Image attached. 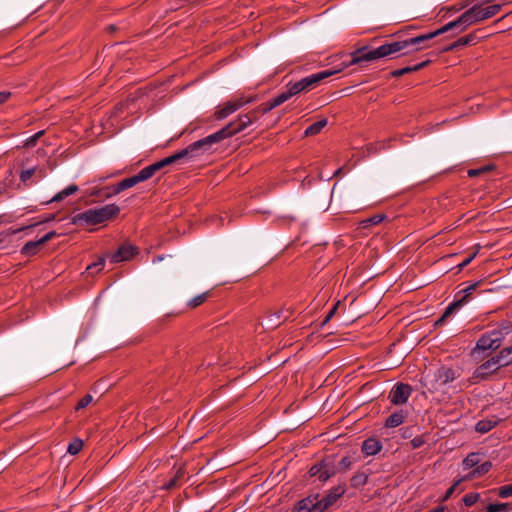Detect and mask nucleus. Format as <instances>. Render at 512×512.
Wrapping results in <instances>:
<instances>
[{"mask_svg": "<svg viewBox=\"0 0 512 512\" xmlns=\"http://www.w3.org/2000/svg\"><path fill=\"white\" fill-rule=\"evenodd\" d=\"M501 8V4H493L486 7H483L482 5H474L466 12H464L456 20L445 24L442 28L434 32L423 34L408 40L387 43L365 54L362 53V51H359L355 54L352 63H360L362 61H373L376 59L397 54L411 45H419L425 41L431 40L434 37L453 29H459V32H462L475 23L492 18L493 16L500 12Z\"/></svg>", "mask_w": 512, "mask_h": 512, "instance_id": "f257e3e1", "label": "nucleus"}, {"mask_svg": "<svg viewBox=\"0 0 512 512\" xmlns=\"http://www.w3.org/2000/svg\"><path fill=\"white\" fill-rule=\"evenodd\" d=\"M257 120V111H250L247 114L240 115L236 121L230 122L228 125L220 129L214 134H211L203 139H200L188 147L185 148L189 158H192L196 155V152L199 150L206 151L213 144L218 143L228 137H231L245 128H247L252 122Z\"/></svg>", "mask_w": 512, "mask_h": 512, "instance_id": "f03ea898", "label": "nucleus"}, {"mask_svg": "<svg viewBox=\"0 0 512 512\" xmlns=\"http://www.w3.org/2000/svg\"><path fill=\"white\" fill-rule=\"evenodd\" d=\"M186 158H189V156L187 154V151H185V149H183L169 157H166L156 163H153V164L143 168L138 174H136L132 177L126 178L112 187L105 188V190L108 191L105 194V196L111 197L113 195H117L120 192H122L128 188H131L140 182L150 179L155 173L160 171L162 168H164L168 165H171L173 163H176L179 160L186 159Z\"/></svg>", "mask_w": 512, "mask_h": 512, "instance_id": "7ed1b4c3", "label": "nucleus"}, {"mask_svg": "<svg viewBox=\"0 0 512 512\" xmlns=\"http://www.w3.org/2000/svg\"><path fill=\"white\" fill-rule=\"evenodd\" d=\"M359 51H362V53H368V51L366 50V48H360L356 51H354L351 56H352V59L350 62L348 63H343V66L339 69H335V70H325V71H321L319 73H316V74H313V75H310L308 77H305L297 82H294V83H289L287 85V88H289L290 92L292 93L293 96L303 92V91H309L311 89H313L314 87H316L322 80L332 76V75H335L339 72H341L344 68L346 67H349L351 65H355L356 63H352L353 59H354V56L357 52ZM371 50H369L370 52Z\"/></svg>", "mask_w": 512, "mask_h": 512, "instance_id": "20e7f679", "label": "nucleus"}, {"mask_svg": "<svg viewBox=\"0 0 512 512\" xmlns=\"http://www.w3.org/2000/svg\"><path fill=\"white\" fill-rule=\"evenodd\" d=\"M120 209L115 204H108L101 208L89 209L83 213H79L72 218L74 225L86 223L88 225H95L103 223L119 213Z\"/></svg>", "mask_w": 512, "mask_h": 512, "instance_id": "39448f33", "label": "nucleus"}, {"mask_svg": "<svg viewBox=\"0 0 512 512\" xmlns=\"http://www.w3.org/2000/svg\"><path fill=\"white\" fill-rule=\"evenodd\" d=\"M502 340L503 332L501 330L494 329L492 331L486 332L477 341L475 352L477 350H496L500 347Z\"/></svg>", "mask_w": 512, "mask_h": 512, "instance_id": "423d86ee", "label": "nucleus"}, {"mask_svg": "<svg viewBox=\"0 0 512 512\" xmlns=\"http://www.w3.org/2000/svg\"><path fill=\"white\" fill-rule=\"evenodd\" d=\"M458 377L459 374L452 368L441 367L435 372L434 380L431 381L430 389L438 390L441 387L445 386L446 384L454 381Z\"/></svg>", "mask_w": 512, "mask_h": 512, "instance_id": "0eeeda50", "label": "nucleus"}, {"mask_svg": "<svg viewBox=\"0 0 512 512\" xmlns=\"http://www.w3.org/2000/svg\"><path fill=\"white\" fill-rule=\"evenodd\" d=\"M412 392V388L408 384L397 383L389 393V400L394 405H401L407 402Z\"/></svg>", "mask_w": 512, "mask_h": 512, "instance_id": "6e6552de", "label": "nucleus"}, {"mask_svg": "<svg viewBox=\"0 0 512 512\" xmlns=\"http://www.w3.org/2000/svg\"><path fill=\"white\" fill-rule=\"evenodd\" d=\"M478 286L477 283L471 284L464 288L461 292L465 293L461 298L451 303L443 313V315L437 320L436 324L443 323L445 319L450 316L456 309L460 308L464 303L468 301V297Z\"/></svg>", "mask_w": 512, "mask_h": 512, "instance_id": "1a4fd4ad", "label": "nucleus"}, {"mask_svg": "<svg viewBox=\"0 0 512 512\" xmlns=\"http://www.w3.org/2000/svg\"><path fill=\"white\" fill-rule=\"evenodd\" d=\"M249 102H251V99L244 98H238L236 100L229 101L222 107L218 108V110L214 113V118L216 120L224 119Z\"/></svg>", "mask_w": 512, "mask_h": 512, "instance_id": "9d476101", "label": "nucleus"}, {"mask_svg": "<svg viewBox=\"0 0 512 512\" xmlns=\"http://www.w3.org/2000/svg\"><path fill=\"white\" fill-rule=\"evenodd\" d=\"M137 253V247L130 243H124L117 249V251L108 256L110 257L111 262L119 263L132 259Z\"/></svg>", "mask_w": 512, "mask_h": 512, "instance_id": "9b49d317", "label": "nucleus"}, {"mask_svg": "<svg viewBox=\"0 0 512 512\" xmlns=\"http://www.w3.org/2000/svg\"><path fill=\"white\" fill-rule=\"evenodd\" d=\"M56 236L55 231H50L47 234H45L41 239L37 241H29L27 242L21 249V254L25 256H32L35 255L41 247L46 244L48 241L53 239Z\"/></svg>", "mask_w": 512, "mask_h": 512, "instance_id": "f8f14e48", "label": "nucleus"}, {"mask_svg": "<svg viewBox=\"0 0 512 512\" xmlns=\"http://www.w3.org/2000/svg\"><path fill=\"white\" fill-rule=\"evenodd\" d=\"M500 369L499 365L496 364L494 357L482 363L474 372L473 379L475 382L486 379L490 374L495 373Z\"/></svg>", "mask_w": 512, "mask_h": 512, "instance_id": "ddd939ff", "label": "nucleus"}, {"mask_svg": "<svg viewBox=\"0 0 512 512\" xmlns=\"http://www.w3.org/2000/svg\"><path fill=\"white\" fill-rule=\"evenodd\" d=\"M345 493V488L342 486H338L331 490L325 497H323L320 501V512L325 511L331 505H333L343 494Z\"/></svg>", "mask_w": 512, "mask_h": 512, "instance_id": "4468645a", "label": "nucleus"}, {"mask_svg": "<svg viewBox=\"0 0 512 512\" xmlns=\"http://www.w3.org/2000/svg\"><path fill=\"white\" fill-rule=\"evenodd\" d=\"M320 501L317 497H308L298 502L297 512H320Z\"/></svg>", "mask_w": 512, "mask_h": 512, "instance_id": "2eb2a0df", "label": "nucleus"}, {"mask_svg": "<svg viewBox=\"0 0 512 512\" xmlns=\"http://www.w3.org/2000/svg\"><path fill=\"white\" fill-rule=\"evenodd\" d=\"M478 40V36L476 32H472L464 37L459 38L455 42L451 43L449 46L445 47L443 51H453L456 50L458 47L461 46H467L475 44Z\"/></svg>", "mask_w": 512, "mask_h": 512, "instance_id": "dca6fc26", "label": "nucleus"}, {"mask_svg": "<svg viewBox=\"0 0 512 512\" xmlns=\"http://www.w3.org/2000/svg\"><path fill=\"white\" fill-rule=\"evenodd\" d=\"M382 444L375 438H368L362 444V452L367 456H372L380 452Z\"/></svg>", "mask_w": 512, "mask_h": 512, "instance_id": "f3484780", "label": "nucleus"}, {"mask_svg": "<svg viewBox=\"0 0 512 512\" xmlns=\"http://www.w3.org/2000/svg\"><path fill=\"white\" fill-rule=\"evenodd\" d=\"M500 368L512 364V347L502 349L496 356H493Z\"/></svg>", "mask_w": 512, "mask_h": 512, "instance_id": "a211bd4d", "label": "nucleus"}, {"mask_svg": "<svg viewBox=\"0 0 512 512\" xmlns=\"http://www.w3.org/2000/svg\"><path fill=\"white\" fill-rule=\"evenodd\" d=\"M499 421L500 419L495 416L489 419L480 420L476 423L475 430L481 434L487 433L492 430Z\"/></svg>", "mask_w": 512, "mask_h": 512, "instance_id": "6ab92c4d", "label": "nucleus"}, {"mask_svg": "<svg viewBox=\"0 0 512 512\" xmlns=\"http://www.w3.org/2000/svg\"><path fill=\"white\" fill-rule=\"evenodd\" d=\"M407 415L408 413L404 410L396 411L386 419L385 426L389 428L398 427L404 422Z\"/></svg>", "mask_w": 512, "mask_h": 512, "instance_id": "aec40b11", "label": "nucleus"}, {"mask_svg": "<svg viewBox=\"0 0 512 512\" xmlns=\"http://www.w3.org/2000/svg\"><path fill=\"white\" fill-rule=\"evenodd\" d=\"M323 469L320 475L321 481H327L330 477L334 476L338 470L337 467L333 464V461L329 458L324 459L322 461Z\"/></svg>", "mask_w": 512, "mask_h": 512, "instance_id": "412c9836", "label": "nucleus"}, {"mask_svg": "<svg viewBox=\"0 0 512 512\" xmlns=\"http://www.w3.org/2000/svg\"><path fill=\"white\" fill-rule=\"evenodd\" d=\"M491 467H492V463L489 461H486L480 465H477L476 468L472 472H470L467 476L464 477V479L471 480L476 477L483 476L490 471Z\"/></svg>", "mask_w": 512, "mask_h": 512, "instance_id": "4be33fe9", "label": "nucleus"}, {"mask_svg": "<svg viewBox=\"0 0 512 512\" xmlns=\"http://www.w3.org/2000/svg\"><path fill=\"white\" fill-rule=\"evenodd\" d=\"M77 191H78V186L72 184V185L68 186L67 188L63 189L62 191L58 192L55 196H53V198L50 200V202H60L63 199H65L66 197L74 194Z\"/></svg>", "mask_w": 512, "mask_h": 512, "instance_id": "5701e85b", "label": "nucleus"}, {"mask_svg": "<svg viewBox=\"0 0 512 512\" xmlns=\"http://www.w3.org/2000/svg\"><path fill=\"white\" fill-rule=\"evenodd\" d=\"M368 473L365 471H358L351 478V486L354 488H359L364 486L368 481Z\"/></svg>", "mask_w": 512, "mask_h": 512, "instance_id": "b1692460", "label": "nucleus"}, {"mask_svg": "<svg viewBox=\"0 0 512 512\" xmlns=\"http://www.w3.org/2000/svg\"><path fill=\"white\" fill-rule=\"evenodd\" d=\"M429 63V60L428 61H424V62H421L413 67H405V68H402V69H398V70H395L392 72V76L394 77H400L402 75H405V74H408V73H411V72H414V71H418L420 69H422L423 67H425L427 64Z\"/></svg>", "mask_w": 512, "mask_h": 512, "instance_id": "393cba45", "label": "nucleus"}, {"mask_svg": "<svg viewBox=\"0 0 512 512\" xmlns=\"http://www.w3.org/2000/svg\"><path fill=\"white\" fill-rule=\"evenodd\" d=\"M327 125V120L326 119H322L320 121H317L315 123H313L312 125H310L309 127H307V129L305 130V135L306 136H313V135H316L318 134L325 126Z\"/></svg>", "mask_w": 512, "mask_h": 512, "instance_id": "a878e982", "label": "nucleus"}, {"mask_svg": "<svg viewBox=\"0 0 512 512\" xmlns=\"http://www.w3.org/2000/svg\"><path fill=\"white\" fill-rule=\"evenodd\" d=\"M512 511V503H496L487 506V512H510Z\"/></svg>", "mask_w": 512, "mask_h": 512, "instance_id": "bb28decb", "label": "nucleus"}, {"mask_svg": "<svg viewBox=\"0 0 512 512\" xmlns=\"http://www.w3.org/2000/svg\"><path fill=\"white\" fill-rule=\"evenodd\" d=\"M386 216L384 214H376L370 218H367L361 222L363 228H368L373 225L381 223Z\"/></svg>", "mask_w": 512, "mask_h": 512, "instance_id": "cd10ccee", "label": "nucleus"}, {"mask_svg": "<svg viewBox=\"0 0 512 512\" xmlns=\"http://www.w3.org/2000/svg\"><path fill=\"white\" fill-rule=\"evenodd\" d=\"M465 469H470L479 464V457L477 453H470L462 462Z\"/></svg>", "mask_w": 512, "mask_h": 512, "instance_id": "c85d7f7f", "label": "nucleus"}, {"mask_svg": "<svg viewBox=\"0 0 512 512\" xmlns=\"http://www.w3.org/2000/svg\"><path fill=\"white\" fill-rule=\"evenodd\" d=\"M209 296V292L202 293L200 295H197L196 297L192 298L188 303L187 306L191 309H194L201 304H203Z\"/></svg>", "mask_w": 512, "mask_h": 512, "instance_id": "c756f323", "label": "nucleus"}, {"mask_svg": "<svg viewBox=\"0 0 512 512\" xmlns=\"http://www.w3.org/2000/svg\"><path fill=\"white\" fill-rule=\"evenodd\" d=\"M104 265H105V258H98V260L96 262H93L92 264L87 266V271L91 275H94L96 273H99L104 268Z\"/></svg>", "mask_w": 512, "mask_h": 512, "instance_id": "7c9ffc66", "label": "nucleus"}, {"mask_svg": "<svg viewBox=\"0 0 512 512\" xmlns=\"http://www.w3.org/2000/svg\"><path fill=\"white\" fill-rule=\"evenodd\" d=\"M292 93L290 92L289 88H287L286 91L280 93L275 98L271 99L275 107H278L279 105L283 104L287 100H289L292 97Z\"/></svg>", "mask_w": 512, "mask_h": 512, "instance_id": "2f4dec72", "label": "nucleus"}, {"mask_svg": "<svg viewBox=\"0 0 512 512\" xmlns=\"http://www.w3.org/2000/svg\"><path fill=\"white\" fill-rule=\"evenodd\" d=\"M292 93L290 92L289 88H287L286 91L280 93L275 98L271 99L275 107H278L279 105L283 104L287 100H289L292 97Z\"/></svg>", "mask_w": 512, "mask_h": 512, "instance_id": "473e14b6", "label": "nucleus"}, {"mask_svg": "<svg viewBox=\"0 0 512 512\" xmlns=\"http://www.w3.org/2000/svg\"><path fill=\"white\" fill-rule=\"evenodd\" d=\"M37 172V169L36 168H31V169H28V170H24L21 172L20 174V180L21 182L25 185V186H29L31 183L29 182L30 179L32 178V176L35 175V173Z\"/></svg>", "mask_w": 512, "mask_h": 512, "instance_id": "72a5a7b5", "label": "nucleus"}, {"mask_svg": "<svg viewBox=\"0 0 512 512\" xmlns=\"http://www.w3.org/2000/svg\"><path fill=\"white\" fill-rule=\"evenodd\" d=\"M353 464V459L350 456L343 457L340 462L338 463L337 470L340 471H347L351 468Z\"/></svg>", "mask_w": 512, "mask_h": 512, "instance_id": "f704fd0d", "label": "nucleus"}, {"mask_svg": "<svg viewBox=\"0 0 512 512\" xmlns=\"http://www.w3.org/2000/svg\"><path fill=\"white\" fill-rule=\"evenodd\" d=\"M83 447V442L80 439H74L68 446V453L76 455Z\"/></svg>", "mask_w": 512, "mask_h": 512, "instance_id": "c9c22d12", "label": "nucleus"}, {"mask_svg": "<svg viewBox=\"0 0 512 512\" xmlns=\"http://www.w3.org/2000/svg\"><path fill=\"white\" fill-rule=\"evenodd\" d=\"M274 108H276V107L274 106L273 102L270 100V101L258 106L256 109H254V111H257V115L258 114H266Z\"/></svg>", "mask_w": 512, "mask_h": 512, "instance_id": "e433bc0d", "label": "nucleus"}, {"mask_svg": "<svg viewBox=\"0 0 512 512\" xmlns=\"http://www.w3.org/2000/svg\"><path fill=\"white\" fill-rule=\"evenodd\" d=\"M479 500L478 493H468L463 497V502L466 506L470 507Z\"/></svg>", "mask_w": 512, "mask_h": 512, "instance_id": "4c0bfd02", "label": "nucleus"}, {"mask_svg": "<svg viewBox=\"0 0 512 512\" xmlns=\"http://www.w3.org/2000/svg\"><path fill=\"white\" fill-rule=\"evenodd\" d=\"M498 496L501 498H508L512 496V484L500 487L498 489Z\"/></svg>", "mask_w": 512, "mask_h": 512, "instance_id": "58836bf2", "label": "nucleus"}, {"mask_svg": "<svg viewBox=\"0 0 512 512\" xmlns=\"http://www.w3.org/2000/svg\"><path fill=\"white\" fill-rule=\"evenodd\" d=\"M93 397L90 394L85 395L76 405L75 409L80 410L87 407L90 403H92Z\"/></svg>", "mask_w": 512, "mask_h": 512, "instance_id": "ea45409f", "label": "nucleus"}, {"mask_svg": "<svg viewBox=\"0 0 512 512\" xmlns=\"http://www.w3.org/2000/svg\"><path fill=\"white\" fill-rule=\"evenodd\" d=\"M44 134V131H39L37 132L36 134H34L33 136L29 137L27 140H26V143L25 145L27 147H32L36 144L37 140Z\"/></svg>", "mask_w": 512, "mask_h": 512, "instance_id": "a19ab883", "label": "nucleus"}, {"mask_svg": "<svg viewBox=\"0 0 512 512\" xmlns=\"http://www.w3.org/2000/svg\"><path fill=\"white\" fill-rule=\"evenodd\" d=\"M465 479L464 478H461L459 480H457L445 493L444 497H443V501H446L448 500L452 494L454 493L456 487L462 482L464 481Z\"/></svg>", "mask_w": 512, "mask_h": 512, "instance_id": "79ce46f5", "label": "nucleus"}, {"mask_svg": "<svg viewBox=\"0 0 512 512\" xmlns=\"http://www.w3.org/2000/svg\"><path fill=\"white\" fill-rule=\"evenodd\" d=\"M322 469H323V465H322V461L318 464H315L314 466H312L310 468V475L311 476H318V478L320 479V475H321V472H322Z\"/></svg>", "mask_w": 512, "mask_h": 512, "instance_id": "37998d69", "label": "nucleus"}, {"mask_svg": "<svg viewBox=\"0 0 512 512\" xmlns=\"http://www.w3.org/2000/svg\"><path fill=\"white\" fill-rule=\"evenodd\" d=\"M340 302L338 301L333 307L332 309L329 311V313L327 314V316L325 317L324 321H323V324H326L327 322L330 321V319L333 317V315L335 314L338 306H339Z\"/></svg>", "mask_w": 512, "mask_h": 512, "instance_id": "c03bdc74", "label": "nucleus"}, {"mask_svg": "<svg viewBox=\"0 0 512 512\" xmlns=\"http://www.w3.org/2000/svg\"><path fill=\"white\" fill-rule=\"evenodd\" d=\"M477 254V251H475L472 255H470L469 257H467L466 259H464L459 265V269H463L464 267H466L468 264H470V262L474 259V257L476 256Z\"/></svg>", "mask_w": 512, "mask_h": 512, "instance_id": "a18cd8bd", "label": "nucleus"}, {"mask_svg": "<svg viewBox=\"0 0 512 512\" xmlns=\"http://www.w3.org/2000/svg\"><path fill=\"white\" fill-rule=\"evenodd\" d=\"M412 448L416 449L424 444V440L421 437H415L410 441Z\"/></svg>", "mask_w": 512, "mask_h": 512, "instance_id": "49530a36", "label": "nucleus"}, {"mask_svg": "<svg viewBox=\"0 0 512 512\" xmlns=\"http://www.w3.org/2000/svg\"><path fill=\"white\" fill-rule=\"evenodd\" d=\"M10 97V92L2 91L0 92V104L5 103Z\"/></svg>", "mask_w": 512, "mask_h": 512, "instance_id": "de8ad7c7", "label": "nucleus"}, {"mask_svg": "<svg viewBox=\"0 0 512 512\" xmlns=\"http://www.w3.org/2000/svg\"><path fill=\"white\" fill-rule=\"evenodd\" d=\"M178 485V479H176L175 477H173L166 485H165V488L166 489H172L174 487H176Z\"/></svg>", "mask_w": 512, "mask_h": 512, "instance_id": "09e8293b", "label": "nucleus"}, {"mask_svg": "<svg viewBox=\"0 0 512 512\" xmlns=\"http://www.w3.org/2000/svg\"><path fill=\"white\" fill-rule=\"evenodd\" d=\"M178 485V479H176L175 477H173L166 485H165V488L166 489H172L174 487H176Z\"/></svg>", "mask_w": 512, "mask_h": 512, "instance_id": "8fccbe9b", "label": "nucleus"}, {"mask_svg": "<svg viewBox=\"0 0 512 512\" xmlns=\"http://www.w3.org/2000/svg\"><path fill=\"white\" fill-rule=\"evenodd\" d=\"M467 174L469 177H476V176L481 175V170H479V168L478 169H470V170H468Z\"/></svg>", "mask_w": 512, "mask_h": 512, "instance_id": "3c124183", "label": "nucleus"}, {"mask_svg": "<svg viewBox=\"0 0 512 512\" xmlns=\"http://www.w3.org/2000/svg\"><path fill=\"white\" fill-rule=\"evenodd\" d=\"M492 169H494L493 165H486V166L479 168V170H481V174L487 173V172L491 171Z\"/></svg>", "mask_w": 512, "mask_h": 512, "instance_id": "603ef678", "label": "nucleus"}, {"mask_svg": "<svg viewBox=\"0 0 512 512\" xmlns=\"http://www.w3.org/2000/svg\"><path fill=\"white\" fill-rule=\"evenodd\" d=\"M183 475H184V470H183L182 468H179V469L177 470V472H176V474H175V476H174V477H175L176 479H178V480H179L180 478H182V477H183Z\"/></svg>", "mask_w": 512, "mask_h": 512, "instance_id": "864d4df0", "label": "nucleus"}, {"mask_svg": "<svg viewBox=\"0 0 512 512\" xmlns=\"http://www.w3.org/2000/svg\"><path fill=\"white\" fill-rule=\"evenodd\" d=\"M429 512H444V508L443 507H437Z\"/></svg>", "mask_w": 512, "mask_h": 512, "instance_id": "5fc2aeb1", "label": "nucleus"}, {"mask_svg": "<svg viewBox=\"0 0 512 512\" xmlns=\"http://www.w3.org/2000/svg\"><path fill=\"white\" fill-rule=\"evenodd\" d=\"M7 173H8V175H9V177H11V176H12V171H11V170L7 171Z\"/></svg>", "mask_w": 512, "mask_h": 512, "instance_id": "6e6d98bb", "label": "nucleus"}]
</instances>
